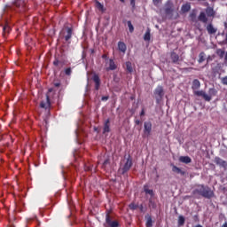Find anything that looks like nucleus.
<instances>
[{
    "label": "nucleus",
    "mask_w": 227,
    "mask_h": 227,
    "mask_svg": "<svg viewBox=\"0 0 227 227\" xmlns=\"http://www.w3.org/2000/svg\"><path fill=\"white\" fill-rule=\"evenodd\" d=\"M195 192H198V194H200L203 198H207V200H210V198H214V191L210 189L208 186H205L203 184H200L198 186V188L195 190Z\"/></svg>",
    "instance_id": "1"
},
{
    "label": "nucleus",
    "mask_w": 227,
    "mask_h": 227,
    "mask_svg": "<svg viewBox=\"0 0 227 227\" xmlns=\"http://www.w3.org/2000/svg\"><path fill=\"white\" fill-rule=\"evenodd\" d=\"M164 10L166 15H173V12H175V5L173 4V2H171V0L167 1Z\"/></svg>",
    "instance_id": "2"
},
{
    "label": "nucleus",
    "mask_w": 227,
    "mask_h": 227,
    "mask_svg": "<svg viewBox=\"0 0 227 227\" xmlns=\"http://www.w3.org/2000/svg\"><path fill=\"white\" fill-rule=\"evenodd\" d=\"M105 226L106 227H118V226H120V223H118V221L112 220L111 216H109V215H106Z\"/></svg>",
    "instance_id": "3"
},
{
    "label": "nucleus",
    "mask_w": 227,
    "mask_h": 227,
    "mask_svg": "<svg viewBox=\"0 0 227 227\" xmlns=\"http://www.w3.org/2000/svg\"><path fill=\"white\" fill-rule=\"evenodd\" d=\"M154 95L156 100L159 102V100H162V98L164 97V89L162 86H158L154 90Z\"/></svg>",
    "instance_id": "4"
},
{
    "label": "nucleus",
    "mask_w": 227,
    "mask_h": 227,
    "mask_svg": "<svg viewBox=\"0 0 227 227\" xmlns=\"http://www.w3.org/2000/svg\"><path fill=\"white\" fill-rule=\"evenodd\" d=\"M130 168H132V160L128 159L127 161L125 162L124 166L122 168H120L119 171L120 173H121L122 175L127 173V171H129V169H130Z\"/></svg>",
    "instance_id": "5"
},
{
    "label": "nucleus",
    "mask_w": 227,
    "mask_h": 227,
    "mask_svg": "<svg viewBox=\"0 0 227 227\" xmlns=\"http://www.w3.org/2000/svg\"><path fill=\"white\" fill-rule=\"evenodd\" d=\"M194 94L197 95V97H203L207 102H210L212 100V98L203 90H196L194 91Z\"/></svg>",
    "instance_id": "6"
},
{
    "label": "nucleus",
    "mask_w": 227,
    "mask_h": 227,
    "mask_svg": "<svg viewBox=\"0 0 227 227\" xmlns=\"http://www.w3.org/2000/svg\"><path fill=\"white\" fill-rule=\"evenodd\" d=\"M215 162L218 166H221L222 168H224V169H227V161L226 160H223V159L216 157L215 159Z\"/></svg>",
    "instance_id": "7"
},
{
    "label": "nucleus",
    "mask_w": 227,
    "mask_h": 227,
    "mask_svg": "<svg viewBox=\"0 0 227 227\" xmlns=\"http://www.w3.org/2000/svg\"><path fill=\"white\" fill-rule=\"evenodd\" d=\"M144 128V132L145 136H150L152 132V122H145Z\"/></svg>",
    "instance_id": "8"
},
{
    "label": "nucleus",
    "mask_w": 227,
    "mask_h": 227,
    "mask_svg": "<svg viewBox=\"0 0 227 227\" xmlns=\"http://www.w3.org/2000/svg\"><path fill=\"white\" fill-rule=\"evenodd\" d=\"M40 106L43 109H49L51 107V100L49 99V95L46 96V101H42Z\"/></svg>",
    "instance_id": "9"
},
{
    "label": "nucleus",
    "mask_w": 227,
    "mask_h": 227,
    "mask_svg": "<svg viewBox=\"0 0 227 227\" xmlns=\"http://www.w3.org/2000/svg\"><path fill=\"white\" fill-rule=\"evenodd\" d=\"M207 31L208 35H215V33H217V28L214 27V25L208 24L207 26Z\"/></svg>",
    "instance_id": "10"
},
{
    "label": "nucleus",
    "mask_w": 227,
    "mask_h": 227,
    "mask_svg": "<svg viewBox=\"0 0 227 227\" xmlns=\"http://www.w3.org/2000/svg\"><path fill=\"white\" fill-rule=\"evenodd\" d=\"M118 49H119L120 52H122V54H125V52H127V44H125V43H123V42H119Z\"/></svg>",
    "instance_id": "11"
},
{
    "label": "nucleus",
    "mask_w": 227,
    "mask_h": 227,
    "mask_svg": "<svg viewBox=\"0 0 227 227\" xmlns=\"http://www.w3.org/2000/svg\"><path fill=\"white\" fill-rule=\"evenodd\" d=\"M64 38H65L66 42H68V40H70V38H72V28L67 27V31H66V33H64Z\"/></svg>",
    "instance_id": "12"
},
{
    "label": "nucleus",
    "mask_w": 227,
    "mask_h": 227,
    "mask_svg": "<svg viewBox=\"0 0 227 227\" xmlns=\"http://www.w3.org/2000/svg\"><path fill=\"white\" fill-rule=\"evenodd\" d=\"M180 162H183L184 164H191L192 162V160L189 156H181L179 158Z\"/></svg>",
    "instance_id": "13"
},
{
    "label": "nucleus",
    "mask_w": 227,
    "mask_h": 227,
    "mask_svg": "<svg viewBox=\"0 0 227 227\" xmlns=\"http://www.w3.org/2000/svg\"><path fill=\"white\" fill-rule=\"evenodd\" d=\"M199 20H200V22H203L204 24H207V22H208L207 14H205L204 12H200V14L199 15Z\"/></svg>",
    "instance_id": "14"
},
{
    "label": "nucleus",
    "mask_w": 227,
    "mask_h": 227,
    "mask_svg": "<svg viewBox=\"0 0 227 227\" xmlns=\"http://www.w3.org/2000/svg\"><path fill=\"white\" fill-rule=\"evenodd\" d=\"M108 65L109 67H106V70H116V64L114 63V60L109 59Z\"/></svg>",
    "instance_id": "15"
},
{
    "label": "nucleus",
    "mask_w": 227,
    "mask_h": 227,
    "mask_svg": "<svg viewBox=\"0 0 227 227\" xmlns=\"http://www.w3.org/2000/svg\"><path fill=\"white\" fill-rule=\"evenodd\" d=\"M93 81L95 82V89L98 90V88H100V78L98 77V75H94L93 76Z\"/></svg>",
    "instance_id": "16"
},
{
    "label": "nucleus",
    "mask_w": 227,
    "mask_h": 227,
    "mask_svg": "<svg viewBox=\"0 0 227 227\" xmlns=\"http://www.w3.org/2000/svg\"><path fill=\"white\" fill-rule=\"evenodd\" d=\"M201 86V83L199 82L198 79L193 80L192 82V90H200V87Z\"/></svg>",
    "instance_id": "17"
},
{
    "label": "nucleus",
    "mask_w": 227,
    "mask_h": 227,
    "mask_svg": "<svg viewBox=\"0 0 227 227\" xmlns=\"http://www.w3.org/2000/svg\"><path fill=\"white\" fill-rule=\"evenodd\" d=\"M172 171L174 173H177L178 175H185L184 171H182V169H180V168L176 167V166H173L172 167Z\"/></svg>",
    "instance_id": "18"
},
{
    "label": "nucleus",
    "mask_w": 227,
    "mask_h": 227,
    "mask_svg": "<svg viewBox=\"0 0 227 227\" xmlns=\"http://www.w3.org/2000/svg\"><path fill=\"white\" fill-rule=\"evenodd\" d=\"M189 10H191V5L189 4H184L181 8V12H183V13H187Z\"/></svg>",
    "instance_id": "19"
},
{
    "label": "nucleus",
    "mask_w": 227,
    "mask_h": 227,
    "mask_svg": "<svg viewBox=\"0 0 227 227\" xmlns=\"http://www.w3.org/2000/svg\"><path fill=\"white\" fill-rule=\"evenodd\" d=\"M150 28H147L145 34L144 35L145 42H150L151 35H150Z\"/></svg>",
    "instance_id": "20"
},
{
    "label": "nucleus",
    "mask_w": 227,
    "mask_h": 227,
    "mask_svg": "<svg viewBox=\"0 0 227 227\" xmlns=\"http://www.w3.org/2000/svg\"><path fill=\"white\" fill-rule=\"evenodd\" d=\"M206 13H207V17H214V15H215L214 9L207 7L206 9Z\"/></svg>",
    "instance_id": "21"
},
{
    "label": "nucleus",
    "mask_w": 227,
    "mask_h": 227,
    "mask_svg": "<svg viewBox=\"0 0 227 227\" xmlns=\"http://www.w3.org/2000/svg\"><path fill=\"white\" fill-rule=\"evenodd\" d=\"M171 59L174 63H177L178 59H180V57L178 56V54L172 52L171 53Z\"/></svg>",
    "instance_id": "22"
},
{
    "label": "nucleus",
    "mask_w": 227,
    "mask_h": 227,
    "mask_svg": "<svg viewBox=\"0 0 227 227\" xmlns=\"http://www.w3.org/2000/svg\"><path fill=\"white\" fill-rule=\"evenodd\" d=\"M185 224V217L183 215L178 216V226H184Z\"/></svg>",
    "instance_id": "23"
},
{
    "label": "nucleus",
    "mask_w": 227,
    "mask_h": 227,
    "mask_svg": "<svg viewBox=\"0 0 227 227\" xmlns=\"http://www.w3.org/2000/svg\"><path fill=\"white\" fill-rule=\"evenodd\" d=\"M126 68L128 72H129V74H132V72H134V69L132 68V63L129 61L126 62Z\"/></svg>",
    "instance_id": "24"
},
{
    "label": "nucleus",
    "mask_w": 227,
    "mask_h": 227,
    "mask_svg": "<svg viewBox=\"0 0 227 227\" xmlns=\"http://www.w3.org/2000/svg\"><path fill=\"white\" fill-rule=\"evenodd\" d=\"M217 95V90L214 88L209 89L208 90V97H215Z\"/></svg>",
    "instance_id": "25"
},
{
    "label": "nucleus",
    "mask_w": 227,
    "mask_h": 227,
    "mask_svg": "<svg viewBox=\"0 0 227 227\" xmlns=\"http://www.w3.org/2000/svg\"><path fill=\"white\" fill-rule=\"evenodd\" d=\"M110 128H109V120H106L105 122L103 133L106 134V132H109Z\"/></svg>",
    "instance_id": "26"
},
{
    "label": "nucleus",
    "mask_w": 227,
    "mask_h": 227,
    "mask_svg": "<svg viewBox=\"0 0 227 227\" xmlns=\"http://www.w3.org/2000/svg\"><path fill=\"white\" fill-rule=\"evenodd\" d=\"M144 191L145 194H149L150 196H153V190L148 189V186H144Z\"/></svg>",
    "instance_id": "27"
},
{
    "label": "nucleus",
    "mask_w": 227,
    "mask_h": 227,
    "mask_svg": "<svg viewBox=\"0 0 227 227\" xmlns=\"http://www.w3.org/2000/svg\"><path fill=\"white\" fill-rule=\"evenodd\" d=\"M205 61V52H201L199 55V63H203Z\"/></svg>",
    "instance_id": "28"
},
{
    "label": "nucleus",
    "mask_w": 227,
    "mask_h": 227,
    "mask_svg": "<svg viewBox=\"0 0 227 227\" xmlns=\"http://www.w3.org/2000/svg\"><path fill=\"white\" fill-rule=\"evenodd\" d=\"M96 7L98 8V10H99L100 12H104V5L102 4H100V2H96Z\"/></svg>",
    "instance_id": "29"
},
{
    "label": "nucleus",
    "mask_w": 227,
    "mask_h": 227,
    "mask_svg": "<svg viewBox=\"0 0 227 227\" xmlns=\"http://www.w3.org/2000/svg\"><path fill=\"white\" fill-rule=\"evenodd\" d=\"M127 24H128V27H129V33H134V26L132 25V22L131 21H128Z\"/></svg>",
    "instance_id": "30"
},
{
    "label": "nucleus",
    "mask_w": 227,
    "mask_h": 227,
    "mask_svg": "<svg viewBox=\"0 0 227 227\" xmlns=\"http://www.w3.org/2000/svg\"><path fill=\"white\" fill-rule=\"evenodd\" d=\"M4 33V35H6V33H10V26L6 25L3 27Z\"/></svg>",
    "instance_id": "31"
},
{
    "label": "nucleus",
    "mask_w": 227,
    "mask_h": 227,
    "mask_svg": "<svg viewBox=\"0 0 227 227\" xmlns=\"http://www.w3.org/2000/svg\"><path fill=\"white\" fill-rule=\"evenodd\" d=\"M152 217H148L146 221V227H152Z\"/></svg>",
    "instance_id": "32"
},
{
    "label": "nucleus",
    "mask_w": 227,
    "mask_h": 227,
    "mask_svg": "<svg viewBox=\"0 0 227 227\" xmlns=\"http://www.w3.org/2000/svg\"><path fill=\"white\" fill-rule=\"evenodd\" d=\"M222 84H223L224 86H227V75L222 78Z\"/></svg>",
    "instance_id": "33"
},
{
    "label": "nucleus",
    "mask_w": 227,
    "mask_h": 227,
    "mask_svg": "<svg viewBox=\"0 0 227 227\" xmlns=\"http://www.w3.org/2000/svg\"><path fill=\"white\" fill-rule=\"evenodd\" d=\"M65 74H66V75H70L72 74V69L71 68H67L65 70Z\"/></svg>",
    "instance_id": "34"
},
{
    "label": "nucleus",
    "mask_w": 227,
    "mask_h": 227,
    "mask_svg": "<svg viewBox=\"0 0 227 227\" xmlns=\"http://www.w3.org/2000/svg\"><path fill=\"white\" fill-rule=\"evenodd\" d=\"M129 208H131V210H136V208H137V206H136L135 204H130Z\"/></svg>",
    "instance_id": "35"
},
{
    "label": "nucleus",
    "mask_w": 227,
    "mask_h": 227,
    "mask_svg": "<svg viewBox=\"0 0 227 227\" xmlns=\"http://www.w3.org/2000/svg\"><path fill=\"white\" fill-rule=\"evenodd\" d=\"M107 164H109V160H106L103 163V168H106V166H107Z\"/></svg>",
    "instance_id": "36"
},
{
    "label": "nucleus",
    "mask_w": 227,
    "mask_h": 227,
    "mask_svg": "<svg viewBox=\"0 0 227 227\" xmlns=\"http://www.w3.org/2000/svg\"><path fill=\"white\" fill-rule=\"evenodd\" d=\"M131 6H136V0H130Z\"/></svg>",
    "instance_id": "37"
},
{
    "label": "nucleus",
    "mask_w": 227,
    "mask_h": 227,
    "mask_svg": "<svg viewBox=\"0 0 227 227\" xmlns=\"http://www.w3.org/2000/svg\"><path fill=\"white\" fill-rule=\"evenodd\" d=\"M140 116H145V109H142V111L140 113Z\"/></svg>",
    "instance_id": "38"
},
{
    "label": "nucleus",
    "mask_w": 227,
    "mask_h": 227,
    "mask_svg": "<svg viewBox=\"0 0 227 227\" xmlns=\"http://www.w3.org/2000/svg\"><path fill=\"white\" fill-rule=\"evenodd\" d=\"M154 4H157L160 0H153Z\"/></svg>",
    "instance_id": "39"
},
{
    "label": "nucleus",
    "mask_w": 227,
    "mask_h": 227,
    "mask_svg": "<svg viewBox=\"0 0 227 227\" xmlns=\"http://www.w3.org/2000/svg\"><path fill=\"white\" fill-rule=\"evenodd\" d=\"M108 98H109L108 97H103L102 100H108Z\"/></svg>",
    "instance_id": "40"
},
{
    "label": "nucleus",
    "mask_w": 227,
    "mask_h": 227,
    "mask_svg": "<svg viewBox=\"0 0 227 227\" xmlns=\"http://www.w3.org/2000/svg\"><path fill=\"white\" fill-rule=\"evenodd\" d=\"M54 86H56V88L59 87V82L54 83Z\"/></svg>",
    "instance_id": "41"
},
{
    "label": "nucleus",
    "mask_w": 227,
    "mask_h": 227,
    "mask_svg": "<svg viewBox=\"0 0 227 227\" xmlns=\"http://www.w3.org/2000/svg\"><path fill=\"white\" fill-rule=\"evenodd\" d=\"M222 227H227V222H225V223L222 225Z\"/></svg>",
    "instance_id": "42"
},
{
    "label": "nucleus",
    "mask_w": 227,
    "mask_h": 227,
    "mask_svg": "<svg viewBox=\"0 0 227 227\" xmlns=\"http://www.w3.org/2000/svg\"><path fill=\"white\" fill-rule=\"evenodd\" d=\"M58 63H59V61H58V60H55V61L53 62V65H58Z\"/></svg>",
    "instance_id": "43"
},
{
    "label": "nucleus",
    "mask_w": 227,
    "mask_h": 227,
    "mask_svg": "<svg viewBox=\"0 0 227 227\" xmlns=\"http://www.w3.org/2000/svg\"><path fill=\"white\" fill-rule=\"evenodd\" d=\"M225 61H227V52H226V54H225Z\"/></svg>",
    "instance_id": "44"
},
{
    "label": "nucleus",
    "mask_w": 227,
    "mask_h": 227,
    "mask_svg": "<svg viewBox=\"0 0 227 227\" xmlns=\"http://www.w3.org/2000/svg\"><path fill=\"white\" fill-rule=\"evenodd\" d=\"M191 17H192V19L193 17H195V15H194V14H191Z\"/></svg>",
    "instance_id": "45"
},
{
    "label": "nucleus",
    "mask_w": 227,
    "mask_h": 227,
    "mask_svg": "<svg viewBox=\"0 0 227 227\" xmlns=\"http://www.w3.org/2000/svg\"><path fill=\"white\" fill-rule=\"evenodd\" d=\"M121 1V3H125V0H120Z\"/></svg>",
    "instance_id": "46"
},
{
    "label": "nucleus",
    "mask_w": 227,
    "mask_h": 227,
    "mask_svg": "<svg viewBox=\"0 0 227 227\" xmlns=\"http://www.w3.org/2000/svg\"><path fill=\"white\" fill-rule=\"evenodd\" d=\"M76 137H79V133L76 132Z\"/></svg>",
    "instance_id": "47"
},
{
    "label": "nucleus",
    "mask_w": 227,
    "mask_h": 227,
    "mask_svg": "<svg viewBox=\"0 0 227 227\" xmlns=\"http://www.w3.org/2000/svg\"><path fill=\"white\" fill-rule=\"evenodd\" d=\"M137 124L139 125V121H137Z\"/></svg>",
    "instance_id": "48"
},
{
    "label": "nucleus",
    "mask_w": 227,
    "mask_h": 227,
    "mask_svg": "<svg viewBox=\"0 0 227 227\" xmlns=\"http://www.w3.org/2000/svg\"><path fill=\"white\" fill-rule=\"evenodd\" d=\"M49 91H52V90L50 89Z\"/></svg>",
    "instance_id": "49"
},
{
    "label": "nucleus",
    "mask_w": 227,
    "mask_h": 227,
    "mask_svg": "<svg viewBox=\"0 0 227 227\" xmlns=\"http://www.w3.org/2000/svg\"><path fill=\"white\" fill-rule=\"evenodd\" d=\"M199 1H206V0H199Z\"/></svg>",
    "instance_id": "50"
}]
</instances>
